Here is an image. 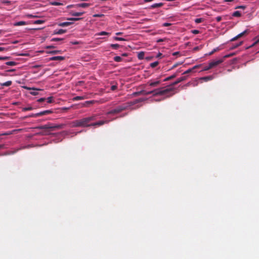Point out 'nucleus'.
<instances>
[{
  "label": "nucleus",
  "instance_id": "31",
  "mask_svg": "<svg viewBox=\"0 0 259 259\" xmlns=\"http://www.w3.org/2000/svg\"><path fill=\"white\" fill-rule=\"evenodd\" d=\"M61 52V51L60 50H54V51H51L48 52V53L51 54H59Z\"/></svg>",
  "mask_w": 259,
  "mask_h": 259
},
{
  "label": "nucleus",
  "instance_id": "38",
  "mask_svg": "<svg viewBox=\"0 0 259 259\" xmlns=\"http://www.w3.org/2000/svg\"><path fill=\"white\" fill-rule=\"evenodd\" d=\"M119 45L117 44L111 45V47L114 49H117L119 47Z\"/></svg>",
  "mask_w": 259,
  "mask_h": 259
},
{
  "label": "nucleus",
  "instance_id": "22",
  "mask_svg": "<svg viewBox=\"0 0 259 259\" xmlns=\"http://www.w3.org/2000/svg\"><path fill=\"white\" fill-rule=\"evenodd\" d=\"M84 13V12H71V15L73 16H82Z\"/></svg>",
  "mask_w": 259,
  "mask_h": 259
},
{
  "label": "nucleus",
  "instance_id": "29",
  "mask_svg": "<svg viewBox=\"0 0 259 259\" xmlns=\"http://www.w3.org/2000/svg\"><path fill=\"white\" fill-rule=\"evenodd\" d=\"M183 62H177L173 65V66L171 67V68L170 69H174L176 67H177L178 66L182 65L183 64Z\"/></svg>",
  "mask_w": 259,
  "mask_h": 259
},
{
  "label": "nucleus",
  "instance_id": "26",
  "mask_svg": "<svg viewBox=\"0 0 259 259\" xmlns=\"http://www.w3.org/2000/svg\"><path fill=\"white\" fill-rule=\"evenodd\" d=\"M122 58L120 56H115L114 57V61L116 62H119L122 61Z\"/></svg>",
  "mask_w": 259,
  "mask_h": 259
},
{
  "label": "nucleus",
  "instance_id": "34",
  "mask_svg": "<svg viewBox=\"0 0 259 259\" xmlns=\"http://www.w3.org/2000/svg\"><path fill=\"white\" fill-rule=\"evenodd\" d=\"M204 19L203 18H196L195 19V22L197 24L203 22Z\"/></svg>",
  "mask_w": 259,
  "mask_h": 259
},
{
  "label": "nucleus",
  "instance_id": "40",
  "mask_svg": "<svg viewBox=\"0 0 259 259\" xmlns=\"http://www.w3.org/2000/svg\"><path fill=\"white\" fill-rule=\"evenodd\" d=\"M44 20H36L34 22V24H42L43 23H44Z\"/></svg>",
  "mask_w": 259,
  "mask_h": 259
},
{
  "label": "nucleus",
  "instance_id": "53",
  "mask_svg": "<svg viewBox=\"0 0 259 259\" xmlns=\"http://www.w3.org/2000/svg\"><path fill=\"white\" fill-rule=\"evenodd\" d=\"M180 54V52H174L173 54H172V55L173 56H177L178 55H179Z\"/></svg>",
  "mask_w": 259,
  "mask_h": 259
},
{
  "label": "nucleus",
  "instance_id": "9",
  "mask_svg": "<svg viewBox=\"0 0 259 259\" xmlns=\"http://www.w3.org/2000/svg\"><path fill=\"white\" fill-rule=\"evenodd\" d=\"M65 124H57L54 126H52V131H53L55 130L62 129L64 127Z\"/></svg>",
  "mask_w": 259,
  "mask_h": 259
},
{
  "label": "nucleus",
  "instance_id": "59",
  "mask_svg": "<svg viewBox=\"0 0 259 259\" xmlns=\"http://www.w3.org/2000/svg\"><path fill=\"white\" fill-rule=\"evenodd\" d=\"M234 0H224V2H233Z\"/></svg>",
  "mask_w": 259,
  "mask_h": 259
},
{
  "label": "nucleus",
  "instance_id": "60",
  "mask_svg": "<svg viewBox=\"0 0 259 259\" xmlns=\"http://www.w3.org/2000/svg\"><path fill=\"white\" fill-rule=\"evenodd\" d=\"M15 71V69H10V70H7L8 72H13Z\"/></svg>",
  "mask_w": 259,
  "mask_h": 259
},
{
  "label": "nucleus",
  "instance_id": "8",
  "mask_svg": "<svg viewBox=\"0 0 259 259\" xmlns=\"http://www.w3.org/2000/svg\"><path fill=\"white\" fill-rule=\"evenodd\" d=\"M65 59L64 57L54 56L49 58V61H62Z\"/></svg>",
  "mask_w": 259,
  "mask_h": 259
},
{
  "label": "nucleus",
  "instance_id": "39",
  "mask_svg": "<svg viewBox=\"0 0 259 259\" xmlns=\"http://www.w3.org/2000/svg\"><path fill=\"white\" fill-rule=\"evenodd\" d=\"M48 103H51L53 101V98L52 97H48L46 99Z\"/></svg>",
  "mask_w": 259,
  "mask_h": 259
},
{
  "label": "nucleus",
  "instance_id": "21",
  "mask_svg": "<svg viewBox=\"0 0 259 259\" xmlns=\"http://www.w3.org/2000/svg\"><path fill=\"white\" fill-rule=\"evenodd\" d=\"M148 83L151 87H156L160 83V81L157 80L153 82H149Z\"/></svg>",
  "mask_w": 259,
  "mask_h": 259
},
{
  "label": "nucleus",
  "instance_id": "37",
  "mask_svg": "<svg viewBox=\"0 0 259 259\" xmlns=\"http://www.w3.org/2000/svg\"><path fill=\"white\" fill-rule=\"evenodd\" d=\"M109 33L108 32L105 31H102L100 33L96 34V35H109Z\"/></svg>",
  "mask_w": 259,
  "mask_h": 259
},
{
  "label": "nucleus",
  "instance_id": "30",
  "mask_svg": "<svg viewBox=\"0 0 259 259\" xmlns=\"http://www.w3.org/2000/svg\"><path fill=\"white\" fill-rule=\"evenodd\" d=\"M12 83V81H7L3 83L2 84V85L3 86H6V87H9V86H10Z\"/></svg>",
  "mask_w": 259,
  "mask_h": 259
},
{
  "label": "nucleus",
  "instance_id": "54",
  "mask_svg": "<svg viewBox=\"0 0 259 259\" xmlns=\"http://www.w3.org/2000/svg\"><path fill=\"white\" fill-rule=\"evenodd\" d=\"M242 44V41H241L240 42L239 44H238L237 45H236L234 48H237V47H239V46L241 45V44Z\"/></svg>",
  "mask_w": 259,
  "mask_h": 259
},
{
  "label": "nucleus",
  "instance_id": "15",
  "mask_svg": "<svg viewBox=\"0 0 259 259\" xmlns=\"http://www.w3.org/2000/svg\"><path fill=\"white\" fill-rule=\"evenodd\" d=\"M145 100L144 99H143V98H140V99H137V100H135V101H132V102H131L130 103V105H134L138 103H139V102H143Z\"/></svg>",
  "mask_w": 259,
  "mask_h": 259
},
{
  "label": "nucleus",
  "instance_id": "11",
  "mask_svg": "<svg viewBox=\"0 0 259 259\" xmlns=\"http://www.w3.org/2000/svg\"><path fill=\"white\" fill-rule=\"evenodd\" d=\"M37 129L44 130V129H49L52 131V126L50 124H45L41 126H39L36 127Z\"/></svg>",
  "mask_w": 259,
  "mask_h": 259
},
{
  "label": "nucleus",
  "instance_id": "64",
  "mask_svg": "<svg viewBox=\"0 0 259 259\" xmlns=\"http://www.w3.org/2000/svg\"><path fill=\"white\" fill-rule=\"evenodd\" d=\"M122 56L126 57V56H127V54H126V53H124V54H122Z\"/></svg>",
  "mask_w": 259,
  "mask_h": 259
},
{
  "label": "nucleus",
  "instance_id": "12",
  "mask_svg": "<svg viewBox=\"0 0 259 259\" xmlns=\"http://www.w3.org/2000/svg\"><path fill=\"white\" fill-rule=\"evenodd\" d=\"M163 5L164 4L162 3L154 4L150 6V9H155L156 8H160V7H162L163 6Z\"/></svg>",
  "mask_w": 259,
  "mask_h": 259
},
{
  "label": "nucleus",
  "instance_id": "18",
  "mask_svg": "<svg viewBox=\"0 0 259 259\" xmlns=\"http://www.w3.org/2000/svg\"><path fill=\"white\" fill-rule=\"evenodd\" d=\"M91 5L89 3H81L78 4L76 5V7H81V8H86L88 7Z\"/></svg>",
  "mask_w": 259,
  "mask_h": 259
},
{
  "label": "nucleus",
  "instance_id": "14",
  "mask_svg": "<svg viewBox=\"0 0 259 259\" xmlns=\"http://www.w3.org/2000/svg\"><path fill=\"white\" fill-rule=\"evenodd\" d=\"M213 77L212 76L210 75V76H207L201 77L200 78V79L204 80V81H208L209 80H212L213 79Z\"/></svg>",
  "mask_w": 259,
  "mask_h": 259
},
{
  "label": "nucleus",
  "instance_id": "63",
  "mask_svg": "<svg viewBox=\"0 0 259 259\" xmlns=\"http://www.w3.org/2000/svg\"><path fill=\"white\" fill-rule=\"evenodd\" d=\"M5 50L4 48L0 47V52L3 51Z\"/></svg>",
  "mask_w": 259,
  "mask_h": 259
},
{
  "label": "nucleus",
  "instance_id": "23",
  "mask_svg": "<svg viewBox=\"0 0 259 259\" xmlns=\"http://www.w3.org/2000/svg\"><path fill=\"white\" fill-rule=\"evenodd\" d=\"M177 76V74L176 73L174 74L173 75L165 78L164 79V81H168L169 80H171V79L175 78Z\"/></svg>",
  "mask_w": 259,
  "mask_h": 259
},
{
  "label": "nucleus",
  "instance_id": "51",
  "mask_svg": "<svg viewBox=\"0 0 259 259\" xmlns=\"http://www.w3.org/2000/svg\"><path fill=\"white\" fill-rule=\"evenodd\" d=\"M259 42V39H257V40H256L251 46H254V45H255L256 44H257V43Z\"/></svg>",
  "mask_w": 259,
  "mask_h": 259
},
{
  "label": "nucleus",
  "instance_id": "48",
  "mask_svg": "<svg viewBox=\"0 0 259 259\" xmlns=\"http://www.w3.org/2000/svg\"><path fill=\"white\" fill-rule=\"evenodd\" d=\"M192 33L195 34H198L199 33V31L198 30H193L192 31Z\"/></svg>",
  "mask_w": 259,
  "mask_h": 259
},
{
  "label": "nucleus",
  "instance_id": "55",
  "mask_svg": "<svg viewBox=\"0 0 259 259\" xmlns=\"http://www.w3.org/2000/svg\"><path fill=\"white\" fill-rule=\"evenodd\" d=\"M5 148V145L2 144L0 145V149H4Z\"/></svg>",
  "mask_w": 259,
  "mask_h": 259
},
{
  "label": "nucleus",
  "instance_id": "41",
  "mask_svg": "<svg viewBox=\"0 0 259 259\" xmlns=\"http://www.w3.org/2000/svg\"><path fill=\"white\" fill-rule=\"evenodd\" d=\"M211 68H212V67L211 66L210 63H209L208 64V66H205L204 69H203V70L204 71H206V70H208L209 69H210Z\"/></svg>",
  "mask_w": 259,
  "mask_h": 259
},
{
  "label": "nucleus",
  "instance_id": "13",
  "mask_svg": "<svg viewBox=\"0 0 259 259\" xmlns=\"http://www.w3.org/2000/svg\"><path fill=\"white\" fill-rule=\"evenodd\" d=\"M72 22H61V23H59L58 24V25L59 26H61V27H66V26H68L69 25H70L71 24H72Z\"/></svg>",
  "mask_w": 259,
  "mask_h": 259
},
{
  "label": "nucleus",
  "instance_id": "56",
  "mask_svg": "<svg viewBox=\"0 0 259 259\" xmlns=\"http://www.w3.org/2000/svg\"><path fill=\"white\" fill-rule=\"evenodd\" d=\"M101 16H102V15L95 14V15H94V17H100Z\"/></svg>",
  "mask_w": 259,
  "mask_h": 259
},
{
  "label": "nucleus",
  "instance_id": "25",
  "mask_svg": "<svg viewBox=\"0 0 259 259\" xmlns=\"http://www.w3.org/2000/svg\"><path fill=\"white\" fill-rule=\"evenodd\" d=\"M144 53L143 52H141L138 54V58L140 60L143 59L144 58Z\"/></svg>",
  "mask_w": 259,
  "mask_h": 259
},
{
  "label": "nucleus",
  "instance_id": "28",
  "mask_svg": "<svg viewBox=\"0 0 259 259\" xmlns=\"http://www.w3.org/2000/svg\"><path fill=\"white\" fill-rule=\"evenodd\" d=\"M221 49L220 48V47H217L215 49H214L211 52H210V53H209L208 55H212L213 53H214L215 52H217V51H219L221 50Z\"/></svg>",
  "mask_w": 259,
  "mask_h": 259
},
{
  "label": "nucleus",
  "instance_id": "50",
  "mask_svg": "<svg viewBox=\"0 0 259 259\" xmlns=\"http://www.w3.org/2000/svg\"><path fill=\"white\" fill-rule=\"evenodd\" d=\"M222 20V18L221 16H218L216 18V20L218 21V22H220L221 20Z\"/></svg>",
  "mask_w": 259,
  "mask_h": 259
},
{
  "label": "nucleus",
  "instance_id": "3",
  "mask_svg": "<svg viewBox=\"0 0 259 259\" xmlns=\"http://www.w3.org/2000/svg\"><path fill=\"white\" fill-rule=\"evenodd\" d=\"M186 78H187L186 76H182V77H180L179 78H178L176 81L174 82L169 87H168L167 89L172 88L174 89L170 93H167L165 95L166 96V97L168 98V97L172 96L175 94V93L174 92V90H175V88H174V86L178 84L179 83H180L181 81L185 80L186 79Z\"/></svg>",
  "mask_w": 259,
  "mask_h": 259
},
{
  "label": "nucleus",
  "instance_id": "57",
  "mask_svg": "<svg viewBox=\"0 0 259 259\" xmlns=\"http://www.w3.org/2000/svg\"><path fill=\"white\" fill-rule=\"evenodd\" d=\"M10 57H7V56H6V57H4V60H8L10 59Z\"/></svg>",
  "mask_w": 259,
  "mask_h": 259
},
{
  "label": "nucleus",
  "instance_id": "52",
  "mask_svg": "<svg viewBox=\"0 0 259 259\" xmlns=\"http://www.w3.org/2000/svg\"><path fill=\"white\" fill-rule=\"evenodd\" d=\"M55 47L54 46H48L46 47L47 49H51V48H54Z\"/></svg>",
  "mask_w": 259,
  "mask_h": 259
},
{
  "label": "nucleus",
  "instance_id": "5",
  "mask_svg": "<svg viewBox=\"0 0 259 259\" xmlns=\"http://www.w3.org/2000/svg\"><path fill=\"white\" fill-rule=\"evenodd\" d=\"M52 113H53V111L52 110H45V111H41V112H38L37 113L31 114L28 115L27 116H26V117H37L39 116L50 114Z\"/></svg>",
  "mask_w": 259,
  "mask_h": 259
},
{
  "label": "nucleus",
  "instance_id": "61",
  "mask_svg": "<svg viewBox=\"0 0 259 259\" xmlns=\"http://www.w3.org/2000/svg\"><path fill=\"white\" fill-rule=\"evenodd\" d=\"M161 56H162V54L160 53H159L157 55V57H160Z\"/></svg>",
  "mask_w": 259,
  "mask_h": 259
},
{
  "label": "nucleus",
  "instance_id": "58",
  "mask_svg": "<svg viewBox=\"0 0 259 259\" xmlns=\"http://www.w3.org/2000/svg\"><path fill=\"white\" fill-rule=\"evenodd\" d=\"M163 41V39L160 38V39H158V40H157V42H162V41Z\"/></svg>",
  "mask_w": 259,
  "mask_h": 259
},
{
  "label": "nucleus",
  "instance_id": "10",
  "mask_svg": "<svg viewBox=\"0 0 259 259\" xmlns=\"http://www.w3.org/2000/svg\"><path fill=\"white\" fill-rule=\"evenodd\" d=\"M247 30H246L245 31H244L243 32L240 33V34H238L237 36H236L235 37H233V38H232L231 39V41H235L236 40H237L238 38L242 37V36H243L245 34L247 33Z\"/></svg>",
  "mask_w": 259,
  "mask_h": 259
},
{
  "label": "nucleus",
  "instance_id": "46",
  "mask_svg": "<svg viewBox=\"0 0 259 259\" xmlns=\"http://www.w3.org/2000/svg\"><path fill=\"white\" fill-rule=\"evenodd\" d=\"M114 39H115V40H118V41L124 40V39L122 37H115Z\"/></svg>",
  "mask_w": 259,
  "mask_h": 259
},
{
  "label": "nucleus",
  "instance_id": "4",
  "mask_svg": "<svg viewBox=\"0 0 259 259\" xmlns=\"http://www.w3.org/2000/svg\"><path fill=\"white\" fill-rule=\"evenodd\" d=\"M127 107V106L125 105H122L121 106H119L117 107L116 108L111 110L107 112V114H115L119 113L122 111L125 110Z\"/></svg>",
  "mask_w": 259,
  "mask_h": 259
},
{
  "label": "nucleus",
  "instance_id": "19",
  "mask_svg": "<svg viewBox=\"0 0 259 259\" xmlns=\"http://www.w3.org/2000/svg\"><path fill=\"white\" fill-rule=\"evenodd\" d=\"M199 65H195V66H194L193 68H190L189 69H188L187 70H186V71H185L183 74H188V73H189L191 72H192V71L196 69V68H197L198 67H199Z\"/></svg>",
  "mask_w": 259,
  "mask_h": 259
},
{
  "label": "nucleus",
  "instance_id": "49",
  "mask_svg": "<svg viewBox=\"0 0 259 259\" xmlns=\"http://www.w3.org/2000/svg\"><path fill=\"white\" fill-rule=\"evenodd\" d=\"M170 25H171V24L169 23H164L163 24V26L165 27L169 26Z\"/></svg>",
  "mask_w": 259,
  "mask_h": 259
},
{
  "label": "nucleus",
  "instance_id": "27",
  "mask_svg": "<svg viewBox=\"0 0 259 259\" xmlns=\"http://www.w3.org/2000/svg\"><path fill=\"white\" fill-rule=\"evenodd\" d=\"M17 63L14 61H9L6 63V64L9 66H15L17 65Z\"/></svg>",
  "mask_w": 259,
  "mask_h": 259
},
{
  "label": "nucleus",
  "instance_id": "20",
  "mask_svg": "<svg viewBox=\"0 0 259 259\" xmlns=\"http://www.w3.org/2000/svg\"><path fill=\"white\" fill-rule=\"evenodd\" d=\"M26 24H27L26 22L23 21H19V22H15L14 24V25L15 26H18L25 25H26Z\"/></svg>",
  "mask_w": 259,
  "mask_h": 259
},
{
  "label": "nucleus",
  "instance_id": "42",
  "mask_svg": "<svg viewBox=\"0 0 259 259\" xmlns=\"http://www.w3.org/2000/svg\"><path fill=\"white\" fill-rule=\"evenodd\" d=\"M80 19H81V18H70L67 19V20H68L74 21H78Z\"/></svg>",
  "mask_w": 259,
  "mask_h": 259
},
{
  "label": "nucleus",
  "instance_id": "1",
  "mask_svg": "<svg viewBox=\"0 0 259 259\" xmlns=\"http://www.w3.org/2000/svg\"><path fill=\"white\" fill-rule=\"evenodd\" d=\"M174 89L172 88H168V89H158L157 90H155L151 91L146 92L145 91H141L140 92H135L133 93V95L135 96L140 95L142 94L148 95L150 94H153L154 96H158V95H164L167 93H170L171 91H172Z\"/></svg>",
  "mask_w": 259,
  "mask_h": 259
},
{
  "label": "nucleus",
  "instance_id": "2",
  "mask_svg": "<svg viewBox=\"0 0 259 259\" xmlns=\"http://www.w3.org/2000/svg\"><path fill=\"white\" fill-rule=\"evenodd\" d=\"M95 120V116H92L80 119L74 120L71 122L72 127H89L92 126L90 122Z\"/></svg>",
  "mask_w": 259,
  "mask_h": 259
},
{
  "label": "nucleus",
  "instance_id": "43",
  "mask_svg": "<svg viewBox=\"0 0 259 259\" xmlns=\"http://www.w3.org/2000/svg\"><path fill=\"white\" fill-rule=\"evenodd\" d=\"M117 88V84L116 83V84L112 85L111 87V90L113 91H115V90H116Z\"/></svg>",
  "mask_w": 259,
  "mask_h": 259
},
{
  "label": "nucleus",
  "instance_id": "47",
  "mask_svg": "<svg viewBox=\"0 0 259 259\" xmlns=\"http://www.w3.org/2000/svg\"><path fill=\"white\" fill-rule=\"evenodd\" d=\"M46 98H41L37 100V101H38V102L41 103V102H44V101H46Z\"/></svg>",
  "mask_w": 259,
  "mask_h": 259
},
{
  "label": "nucleus",
  "instance_id": "35",
  "mask_svg": "<svg viewBox=\"0 0 259 259\" xmlns=\"http://www.w3.org/2000/svg\"><path fill=\"white\" fill-rule=\"evenodd\" d=\"M33 107L30 106V107H28L23 108L22 110L23 111H30V110H33Z\"/></svg>",
  "mask_w": 259,
  "mask_h": 259
},
{
  "label": "nucleus",
  "instance_id": "6",
  "mask_svg": "<svg viewBox=\"0 0 259 259\" xmlns=\"http://www.w3.org/2000/svg\"><path fill=\"white\" fill-rule=\"evenodd\" d=\"M224 58H222L219 60H212L209 62L212 68L215 67L224 62Z\"/></svg>",
  "mask_w": 259,
  "mask_h": 259
},
{
  "label": "nucleus",
  "instance_id": "7",
  "mask_svg": "<svg viewBox=\"0 0 259 259\" xmlns=\"http://www.w3.org/2000/svg\"><path fill=\"white\" fill-rule=\"evenodd\" d=\"M108 122L109 121L108 120H105V121H104V120H101V121H99L96 122L92 123H91V125L93 126H96V125L101 126V125H103L105 123H108Z\"/></svg>",
  "mask_w": 259,
  "mask_h": 259
},
{
  "label": "nucleus",
  "instance_id": "36",
  "mask_svg": "<svg viewBox=\"0 0 259 259\" xmlns=\"http://www.w3.org/2000/svg\"><path fill=\"white\" fill-rule=\"evenodd\" d=\"M158 64H159V62L158 61H156V62L151 63L150 65L152 68H154V67H156L158 65Z\"/></svg>",
  "mask_w": 259,
  "mask_h": 259
},
{
  "label": "nucleus",
  "instance_id": "16",
  "mask_svg": "<svg viewBox=\"0 0 259 259\" xmlns=\"http://www.w3.org/2000/svg\"><path fill=\"white\" fill-rule=\"evenodd\" d=\"M27 89L28 90H33V91L31 92L30 93L32 95H34V96L37 95L38 94V93H37V91L40 90V89H34V88H27Z\"/></svg>",
  "mask_w": 259,
  "mask_h": 259
},
{
  "label": "nucleus",
  "instance_id": "33",
  "mask_svg": "<svg viewBox=\"0 0 259 259\" xmlns=\"http://www.w3.org/2000/svg\"><path fill=\"white\" fill-rule=\"evenodd\" d=\"M84 99V97L83 96H76L73 98V100L75 101H78L83 100Z\"/></svg>",
  "mask_w": 259,
  "mask_h": 259
},
{
  "label": "nucleus",
  "instance_id": "44",
  "mask_svg": "<svg viewBox=\"0 0 259 259\" xmlns=\"http://www.w3.org/2000/svg\"><path fill=\"white\" fill-rule=\"evenodd\" d=\"M63 40V38H53L51 39V41H60V40Z\"/></svg>",
  "mask_w": 259,
  "mask_h": 259
},
{
  "label": "nucleus",
  "instance_id": "24",
  "mask_svg": "<svg viewBox=\"0 0 259 259\" xmlns=\"http://www.w3.org/2000/svg\"><path fill=\"white\" fill-rule=\"evenodd\" d=\"M232 16L233 17H241V13L239 11H237L234 12L232 14Z\"/></svg>",
  "mask_w": 259,
  "mask_h": 259
},
{
  "label": "nucleus",
  "instance_id": "45",
  "mask_svg": "<svg viewBox=\"0 0 259 259\" xmlns=\"http://www.w3.org/2000/svg\"><path fill=\"white\" fill-rule=\"evenodd\" d=\"M246 7L245 6H238L235 8L236 9H245Z\"/></svg>",
  "mask_w": 259,
  "mask_h": 259
},
{
  "label": "nucleus",
  "instance_id": "17",
  "mask_svg": "<svg viewBox=\"0 0 259 259\" xmlns=\"http://www.w3.org/2000/svg\"><path fill=\"white\" fill-rule=\"evenodd\" d=\"M66 32V30L60 29L58 30H56L54 31V34H61Z\"/></svg>",
  "mask_w": 259,
  "mask_h": 259
},
{
  "label": "nucleus",
  "instance_id": "62",
  "mask_svg": "<svg viewBox=\"0 0 259 259\" xmlns=\"http://www.w3.org/2000/svg\"><path fill=\"white\" fill-rule=\"evenodd\" d=\"M232 55H226L224 57V58H228V57H229L230 56H231Z\"/></svg>",
  "mask_w": 259,
  "mask_h": 259
},
{
  "label": "nucleus",
  "instance_id": "32",
  "mask_svg": "<svg viewBox=\"0 0 259 259\" xmlns=\"http://www.w3.org/2000/svg\"><path fill=\"white\" fill-rule=\"evenodd\" d=\"M51 5L52 6H61L63 5L62 3L57 2H51Z\"/></svg>",
  "mask_w": 259,
  "mask_h": 259
}]
</instances>
